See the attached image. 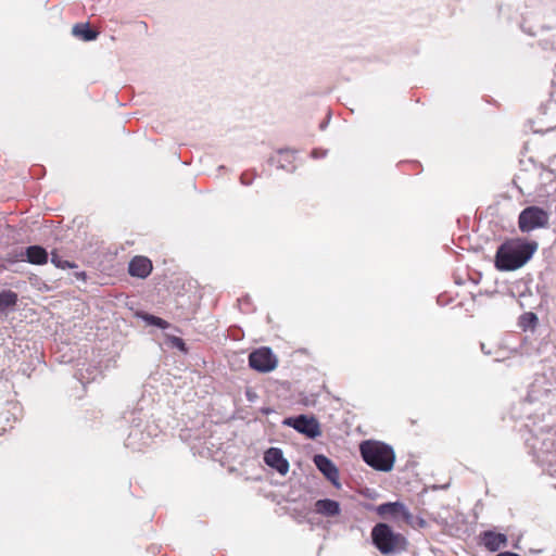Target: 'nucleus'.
Returning <instances> with one entry per match:
<instances>
[{
    "instance_id": "f257e3e1",
    "label": "nucleus",
    "mask_w": 556,
    "mask_h": 556,
    "mask_svg": "<svg viewBox=\"0 0 556 556\" xmlns=\"http://www.w3.org/2000/svg\"><path fill=\"white\" fill-rule=\"evenodd\" d=\"M535 240L515 237L506 239L496 250L494 265L501 271H513L527 264L536 252Z\"/></svg>"
},
{
    "instance_id": "f03ea898",
    "label": "nucleus",
    "mask_w": 556,
    "mask_h": 556,
    "mask_svg": "<svg viewBox=\"0 0 556 556\" xmlns=\"http://www.w3.org/2000/svg\"><path fill=\"white\" fill-rule=\"evenodd\" d=\"M363 460L378 471H391L395 463L393 448L380 441L366 440L359 444Z\"/></svg>"
},
{
    "instance_id": "7ed1b4c3",
    "label": "nucleus",
    "mask_w": 556,
    "mask_h": 556,
    "mask_svg": "<svg viewBox=\"0 0 556 556\" xmlns=\"http://www.w3.org/2000/svg\"><path fill=\"white\" fill-rule=\"evenodd\" d=\"M371 540L376 548L383 555H392L406 549V538L394 532L387 523H377L371 530Z\"/></svg>"
},
{
    "instance_id": "20e7f679",
    "label": "nucleus",
    "mask_w": 556,
    "mask_h": 556,
    "mask_svg": "<svg viewBox=\"0 0 556 556\" xmlns=\"http://www.w3.org/2000/svg\"><path fill=\"white\" fill-rule=\"evenodd\" d=\"M549 222V213L536 205L525 207L518 216V228L523 233L546 228Z\"/></svg>"
},
{
    "instance_id": "39448f33",
    "label": "nucleus",
    "mask_w": 556,
    "mask_h": 556,
    "mask_svg": "<svg viewBox=\"0 0 556 556\" xmlns=\"http://www.w3.org/2000/svg\"><path fill=\"white\" fill-rule=\"evenodd\" d=\"M249 365L251 368L267 372L276 368L277 358L268 348H260L249 355Z\"/></svg>"
},
{
    "instance_id": "423d86ee",
    "label": "nucleus",
    "mask_w": 556,
    "mask_h": 556,
    "mask_svg": "<svg viewBox=\"0 0 556 556\" xmlns=\"http://www.w3.org/2000/svg\"><path fill=\"white\" fill-rule=\"evenodd\" d=\"M283 424L292 427L298 432L303 433L311 439L320 434L319 424L314 417H307L305 415L289 417L285 419Z\"/></svg>"
},
{
    "instance_id": "0eeeda50",
    "label": "nucleus",
    "mask_w": 556,
    "mask_h": 556,
    "mask_svg": "<svg viewBox=\"0 0 556 556\" xmlns=\"http://www.w3.org/2000/svg\"><path fill=\"white\" fill-rule=\"evenodd\" d=\"M377 514L383 518L392 517L395 520H403L406 523H410L412 514L407 507L400 502H390L381 504L377 507Z\"/></svg>"
},
{
    "instance_id": "6e6552de",
    "label": "nucleus",
    "mask_w": 556,
    "mask_h": 556,
    "mask_svg": "<svg viewBox=\"0 0 556 556\" xmlns=\"http://www.w3.org/2000/svg\"><path fill=\"white\" fill-rule=\"evenodd\" d=\"M480 544L490 552H496L507 545V536L504 533L488 530L480 534Z\"/></svg>"
},
{
    "instance_id": "1a4fd4ad",
    "label": "nucleus",
    "mask_w": 556,
    "mask_h": 556,
    "mask_svg": "<svg viewBox=\"0 0 556 556\" xmlns=\"http://www.w3.org/2000/svg\"><path fill=\"white\" fill-rule=\"evenodd\" d=\"M264 462L267 466L276 469L280 475H286L289 470V463L285 459L279 448L270 447L264 454Z\"/></svg>"
},
{
    "instance_id": "9d476101",
    "label": "nucleus",
    "mask_w": 556,
    "mask_h": 556,
    "mask_svg": "<svg viewBox=\"0 0 556 556\" xmlns=\"http://www.w3.org/2000/svg\"><path fill=\"white\" fill-rule=\"evenodd\" d=\"M314 464L323 472V475L334 485H338L339 471L334 464L325 455H315Z\"/></svg>"
},
{
    "instance_id": "9b49d317",
    "label": "nucleus",
    "mask_w": 556,
    "mask_h": 556,
    "mask_svg": "<svg viewBox=\"0 0 556 556\" xmlns=\"http://www.w3.org/2000/svg\"><path fill=\"white\" fill-rule=\"evenodd\" d=\"M152 270V262L146 256H135L128 265V273L132 277L146 278Z\"/></svg>"
},
{
    "instance_id": "f8f14e48",
    "label": "nucleus",
    "mask_w": 556,
    "mask_h": 556,
    "mask_svg": "<svg viewBox=\"0 0 556 556\" xmlns=\"http://www.w3.org/2000/svg\"><path fill=\"white\" fill-rule=\"evenodd\" d=\"M314 510L315 513L326 517L338 516L341 511L340 504L337 501L328 498L316 501Z\"/></svg>"
},
{
    "instance_id": "ddd939ff",
    "label": "nucleus",
    "mask_w": 556,
    "mask_h": 556,
    "mask_svg": "<svg viewBox=\"0 0 556 556\" xmlns=\"http://www.w3.org/2000/svg\"><path fill=\"white\" fill-rule=\"evenodd\" d=\"M23 255L31 264L43 265L48 262V252L40 245L28 247Z\"/></svg>"
},
{
    "instance_id": "4468645a",
    "label": "nucleus",
    "mask_w": 556,
    "mask_h": 556,
    "mask_svg": "<svg viewBox=\"0 0 556 556\" xmlns=\"http://www.w3.org/2000/svg\"><path fill=\"white\" fill-rule=\"evenodd\" d=\"M73 35L85 41H91L97 39L99 33L91 29L88 23H79L74 25Z\"/></svg>"
},
{
    "instance_id": "2eb2a0df",
    "label": "nucleus",
    "mask_w": 556,
    "mask_h": 556,
    "mask_svg": "<svg viewBox=\"0 0 556 556\" xmlns=\"http://www.w3.org/2000/svg\"><path fill=\"white\" fill-rule=\"evenodd\" d=\"M17 302V294L11 290H4L0 293V311L13 307Z\"/></svg>"
},
{
    "instance_id": "dca6fc26",
    "label": "nucleus",
    "mask_w": 556,
    "mask_h": 556,
    "mask_svg": "<svg viewBox=\"0 0 556 556\" xmlns=\"http://www.w3.org/2000/svg\"><path fill=\"white\" fill-rule=\"evenodd\" d=\"M144 320L149 324V325H152V326H155V327H159L161 329H166L169 327V324L160 318V317H156L154 315H146L144 317Z\"/></svg>"
},
{
    "instance_id": "f3484780",
    "label": "nucleus",
    "mask_w": 556,
    "mask_h": 556,
    "mask_svg": "<svg viewBox=\"0 0 556 556\" xmlns=\"http://www.w3.org/2000/svg\"><path fill=\"white\" fill-rule=\"evenodd\" d=\"M51 262L56 266V267H60V268H73L74 265L71 264L70 262L67 261H62L58 257L56 254H52V258H51Z\"/></svg>"
},
{
    "instance_id": "a211bd4d",
    "label": "nucleus",
    "mask_w": 556,
    "mask_h": 556,
    "mask_svg": "<svg viewBox=\"0 0 556 556\" xmlns=\"http://www.w3.org/2000/svg\"><path fill=\"white\" fill-rule=\"evenodd\" d=\"M254 176L250 173H243L240 176V181L244 186H249L252 184Z\"/></svg>"
},
{
    "instance_id": "6ab92c4d",
    "label": "nucleus",
    "mask_w": 556,
    "mask_h": 556,
    "mask_svg": "<svg viewBox=\"0 0 556 556\" xmlns=\"http://www.w3.org/2000/svg\"><path fill=\"white\" fill-rule=\"evenodd\" d=\"M521 319H529V323L535 325L538 318L535 316V314L533 313H527L525 315H522Z\"/></svg>"
},
{
    "instance_id": "aec40b11",
    "label": "nucleus",
    "mask_w": 556,
    "mask_h": 556,
    "mask_svg": "<svg viewBox=\"0 0 556 556\" xmlns=\"http://www.w3.org/2000/svg\"><path fill=\"white\" fill-rule=\"evenodd\" d=\"M175 344L180 348V349H184L185 348V343L184 341L180 339V338H175Z\"/></svg>"
},
{
    "instance_id": "412c9836",
    "label": "nucleus",
    "mask_w": 556,
    "mask_h": 556,
    "mask_svg": "<svg viewBox=\"0 0 556 556\" xmlns=\"http://www.w3.org/2000/svg\"><path fill=\"white\" fill-rule=\"evenodd\" d=\"M324 155H325V152L319 153V151H318V150H314V151L312 152V156H313V157H315V159H317V157H321V156H324Z\"/></svg>"
},
{
    "instance_id": "4be33fe9",
    "label": "nucleus",
    "mask_w": 556,
    "mask_h": 556,
    "mask_svg": "<svg viewBox=\"0 0 556 556\" xmlns=\"http://www.w3.org/2000/svg\"><path fill=\"white\" fill-rule=\"evenodd\" d=\"M497 556H518V555L514 554V553H502V554H498Z\"/></svg>"
}]
</instances>
